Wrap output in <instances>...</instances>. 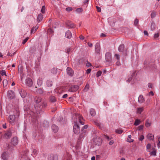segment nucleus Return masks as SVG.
<instances>
[{"instance_id": "nucleus-17", "label": "nucleus", "mask_w": 160, "mask_h": 160, "mask_svg": "<svg viewBox=\"0 0 160 160\" xmlns=\"http://www.w3.org/2000/svg\"><path fill=\"white\" fill-rule=\"evenodd\" d=\"M145 101L144 98H143V96L142 95H139L138 98V102L140 103H142L143 102Z\"/></svg>"}, {"instance_id": "nucleus-6", "label": "nucleus", "mask_w": 160, "mask_h": 160, "mask_svg": "<svg viewBox=\"0 0 160 160\" xmlns=\"http://www.w3.org/2000/svg\"><path fill=\"white\" fill-rule=\"evenodd\" d=\"M16 117L15 115H10L8 117V120L9 122L11 124H13L15 122Z\"/></svg>"}, {"instance_id": "nucleus-27", "label": "nucleus", "mask_w": 160, "mask_h": 160, "mask_svg": "<svg viewBox=\"0 0 160 160\" xmlns=\"http://www.w3.org/2000/svg\"><path fill=\"white\" fill-rule=\"evenodd\" d=\"M90 114L92 116H94L96 114V112L94 109L91 108L90 111Z\"/></svg>"}, {"instance_id": "nucleus-3", "label": "nucleus", "mask_w": 160, "mask_h": 160, "mask_svg": "<svg viewBox=\"0 0 160 160\" xmlns=\"http://www.w3.org/2000/svg\"><path fill=\"white\" fill-rule=\"evenodd\" d=\"M75 117L76 118V120L75 119H74L73 120V122L75 123H76L77 121L79 122L82 125H83L84 124V122L82 121L83 120V118L80 115L78 114H75Z\"/></svg>"}, {"instance_id": "nucleus-29", "label": "nucleus", "mask_w": 160, "mask_h": 160, "mask_svg": "<svg viewBox=\"0 0 160 160\" xmlns=\"http://www.w3.org/2000/svg\"><path fill=\"white\" fill-rule=\"evenodd\" d=\"M131 135H129L128 136L127 141L128 142L131 143L134 141V140L131 138Z\"/></svg>"}, {"instance_id": "nucleus-44", "label": "nucleus", "mask_w": 160, "mask_h": 160, "mask_svg": "<svg viewBox=\"0 0 160 160\" xmlns=\"http://www.w3.org/2000/svg\"><path fill=\"white\" fill-rule=\"evenodd\" d=\"M65 9L68 12H70L72 10V7H68L66 8Z\"/></svg>"}, {"instance_id": "nucleus-30", "label": "nucleus", "mask_w": 160, "mask_h": 160, "mask_svg": "<svg viewBox=\"0 0 160 160\" xmlns=\"http://www.w3.org/2000/svg\"><path fill=\"white\" fill-rule=\"evenodd\" d=\"M140 120L138 119H137L135 121L134 125L136 126H138L140 124Z\"/></svg>"}, {"instance_id": "nucleus-9", "label": "nucleus", "mask_w": 160, "mask_h": 160, "mask_svg": "<svg viewBox=\"0 0 160 160\" xmlns=\"http://www.w3.org/2000/svg\"><path fill=\"white\" fill-rule=\"evenodd\" d=\"M26 83L27 86L31 87L33 84V82L31 79L28 78L26 79Z\"/></svg>"}, {"instance_id": "nucleus-54", "label": "nucleus", "mask_w": 160, "mask_h": 160, "mask_svg": "<svg viewBox=\"0 0 160 160\" xmlns=\"http://www.w3.org/2000/svg\"><path fill=\"white\" fill-rule=\"evenodd\" d=\"M88 126L87 125H84L82 128V132L84 131L85 132V131L84 130V129H87L88 128Z\"/></svg>"}, {"instance_id": "nucleus-40", "label": "nucleus", "mask_w": 160, "mask_h": 160, "mask_svg": "<svg viewBox=\"0 0 160 160\" xmlns=\"http://www.w3.org/2000/svg\"><path fill=\"white\" fill-rule=\"evenodd\" d=\"M37 92L39 94H42L43 93V91L42 89L39 88L37 90Z\"/></svg>"}, {"instance_id": "nucleus-38", "label": "nucleus", "mask_w": 160, "mask_h": 160, "mask_svg": "<svg viewBox=\"0 0 160 160\" xmlns=\"http://www.w3.org/2000/svg\"><path fill=\"white\" fill-rule=\"evenodd\" d=\"M155 24L153 22H152L151 26V30L152 31H153L155 29Z\"/></svg>"}, {"instance_id": "nucleus-55", "label": "nucleus", "mask_w": 160, "mask_h": 160, "mask_svg": "<svg viewBox=\"0 0 160 160\" xmlns=\"http://www.w3.org/2000/svg\"><path fill=\"white\" fill-rule=\"evenodd\" d=\"M151 147V144L148 143L147 145V148L148 149H150Z\"/></svg>"}, {"instance_id": "nucleus-15", "label": "nucleus", "mask_w": 160, "mask_h": 160, "mask_svg": "<svg viewBox=\"0 0 160 160\" xmlns=\"http://www.w3.org/2000/svg\"><path fill=\"white\" fill-rule=\"evenodd\" d=\"M52 130L54 132H57L58 130V126L55 124H53L52 127Z\"/></svg>"}, {"instance_id": "nucleus-50", "label": "nucleus", "mask_w": 160, "mask_h": 160, "mask_svg": "<svg viewBox=\"0 0 160 160\" xmlns=\"http://www.w3.org/2000/svg\"><path fill=\"white\" fill-rule=\"evenodd\" d=\"M138 20L137 19H135L134 22V24L135 26H137L138 23Z\"/></svg>"}, {"instance_id": "nucleus-58", "label": "nucleus", "mask_w": 160, "mask_h": 160, "mask_svg": "<svg viewBox=\"0 0 160 160\" xmlns=\"http://www.w3.org/2000/svg\"><path fill=\"white\" fill-rule=\"evenodd\" d=\"M106 36V35L103 33H102L100 35V37L101 38L105 37Z\"/></svg>"}, {"instance_id": "nucleus-52", "label": "nucleus", "mask_w": 160, "mask_h": 160, "mask_svg": "<svg viewBox=\"0 0 160 160\" xmlns=\"http://www.w3.org/2000/svg\"><path fill=\"white\" fill-rule=\"evenodd\" d=\"M151 155L156 156V152L155 151H152L151 152Z\"/></svg>"}, {"instance_id": "nucleus-22", "label": "nucleus", "mask_w": 160, "mask_h": 160, "mask_svg": "<svg viewBox=\"0 0 160 160\" xmlns=\"http://www.w3.org/2000/svg\"><path fill=\"white\" fill-rule=\"evenodd\" d=\"M20 94L21 97L23 98H25L27 94L26 92L24 90L21 91L20 92Z\"/></svg>"}, {"instance_id": "nucleus-35", "label": "nucleus", "mask_w": 160, "mask_h": 160, "mask_svg": "<svg viewBox=\"0 0 160 160\" xmlns=\"http://www.w3.org/2000/svg\"><path fill=\"white\" fill-rule=\"evenodd\" d=\"M8 148L9 149L10 151H12L14 150V146H12L11 145H9L8 146Z\"/></svg>"}, {"instance_id": "nucleus-34", "label": "nucleus", "mask_w": 160, "mask_h": 160, "mask_svg": "<svg viewBox=\"0 0 160 160\" xmlns=\"http://www.w3.org/2000/svg\"><path fill=\"white\" fill-rule=\"evenodd\" d=\"M8 84V81L6 79H4L3 81V87H5L7 86Z\"/></svg>"}, {"instance_id": "nucleus-1", "label": "nucleus", "mask_w": 160, "mask_h": 160, "mask_svg": "<svg viewBox=\"0 0 160 160\" xmlns=\"http://www.w3.org/2000/svg\"><path fill=\"white\" fill-rule=\"evenodd\" d=\"M47 106V104L45 102H41L40 104H36L34 105V112L37 114H40L43 112Z\"/></svg>"}, {"instance_id": "nucleus-25", "label": "nucleus", "mask_w": 160, "mask_h": 160, "mask_svg": "<svg viewBox=\"0 0 160 160\" xmlns=\"http://www.w3.org/2000/svg\"><path fill=\"white\" fill-rule=\"evenodd\" d=\"M144 108L143 107L139 108H137V113L138 114H140L143 111Z\"/></svg>"}, {"instance_id": "nucleus-39", "label": "nucleus", "mask_w": 160, "mask_h": 160, "mask_svg": "<svg viewBox=\"0 0 160 160\" xmlns=\"http://www.w3.org/2000/svg\"><path fill=\"white\" fill-rule=\"evenodd\" d=\"M51 72L53 74H55L57 72V69L55 68H53L51 70Z\"/></svg>"}, {"instance_id": "nucleus-18", "label": "nucleus", "mask_w": 160, "mask_h": 160, "mask_svg": "<svg viewBox=\"0 0 160 160\" xmlns=\"http://www.w3.org/2000/svg\"><path fill=\"white\" fill-rule=\"evenodd\" d=\"M65 36L67 38H71L72 36V33L69 30H68L66 32Z\"/></svg>"}, {"instance_id": "nucleus-42", "label": "nucleus", "mask_w": 160, "mask_h": 160, "mask_svg": "<svg viewBox=\"0 0 160 160\" xmlns=\"http://www.w3.org/2000/svg\"><path fill=\"white\" fill-rule=\"evenodd\" d=\"M82 11H83L82 9V8H77V9L76 10V11L78 13L81 12H82Z\"/></svg>"}, {"instance_id": "nucleus-32", "label": "nucleus", "mask_w": 160, "mask_h": 160, "mask_svg": "<svg viewBox=\"0 0 160 160\" xmlns=\"http://www.w3.org/2000/svg\"><path fill=\"white\" fill-rule=\"evenodd\" d=\"M148 138L150 140H152L154 138V136L151 133H149L147 135Z\"/></svg>"}, {"instance_id": "nucleus-31", "label": "nucleus", "mask_w": 160, "mask_h": 160, "mask_svg": "<svg viewBox=\"0 0 160 160\" xmlns=\"http://www.w3.org/2000/svg\"><path fill=\"white\" fill-rule=\"evenodd\" d=\"M46 84L48 87H51L52 85V82L50 80H47Z\"/></svg>"}, {"instance_id": "nucleus-8", "label": "nucleus", "mask_w": 160, "mask_h": 160, "mask_svg": "<svg viewBox=\"0 0 160 160\" xmlns=\"http://www.w3.org/2000/svg\"><path fill=\"white\" fill-rule=\"evenodd\" d=\"M27 153L26 152L24 154H21L20 158H19L18 160H30L27 157Z\"/></svg>"}, {"instance_id": "nucleus-49", "label": "nucleus", "mask_w": 160, "mask_h": 160, "mask_svg": "<svg viewBox=\"0 0 160 160\" xmlns=\"http://www.w3.org/2000/svg\"><path fill=\"white\" fill-rule=\"evenodd\" d=\"M1 74L2 75L6 76V73L5 70H2L0 72Z\"/></svg>"}, {"instance_id": "nucleus-48", "label": "nucleus", "mask_w": 160, "mask_h": 160, "mask_svg": "<svg viewBox=\"0 0 160 160\" xmlns=\"http://www.w3.org/2000/svg\"><path fill=\"white\" fill-rule=\"evenodd\" d=\"M151 125V123L149 122L147 120L146 121L145 126L146 127H148Z\"/></svg>"}, {"instance_id": "nucleus-43", "label": "nucleus", "mask_w": 160, "mask_h": 160, "mask_svg": "<svg viewBox=\"0 0 160 160\" xmlns=\"http://www.w3.org/2000/svg\"><path fill=\"white\" fill-rule=\"evenodd\" d=\"M45 7L44 6H43L42 7L41 10V12L42 13H44L45 12Z\"/></svg>"}, {"instance_id": "nucleus-24", "label": "nucleus", "mask_w": 160, "mask_h": 160, "mask_svg": "<svg viewBox=\"0 0 160 160\" xmlns=\"http://www.w3.org/2000/svg\"><path fill=\"white\" fill-rule=\"evenodd\" d=\"M39 26V25H37L34 27H33L31 30V33H34L36 32V31L38 29Z\"/></svg>"}, {"instance_id": "nucleus-4", "label": "nucleus", "mask_w": 160, "mask_h": 160, "mask_svg": "<svg viewBox=\"0 0 160 160\" xmlns=\"http://www.w3.org/2000/svg\"><path fill=\"white\" fill-rule=\"evenodd\" d=\"M94 123L95 125L101 130L104 131L106 130V128L105 127V125L102 123H100L98 121H94Z\"/></svg>"}, {"instance_id": "nucleus-12", "label": "nucleus", "mask_w": 160, "mask_h": 160, "mask_svg": "<svg viewBox=\"0 0 160 160\" xmlns=\"http://www.w3.org/2000/svg\"><path fill=\"white\" fill-rule=\"evenodd\" d=\"M8 96L10 98L12 99L14 97V93L12 90L9 91L8 92Z\"/></svg>"}, {"instance_id": "nucleus-64", "label": "nucleus", "mask_w": 160, "mask_h": 160, "mask_svg": "<svg viewBox=\"0 0 160 160\" xmlns=\"http://www.w3.org/2000/svg\"><path fill=\"white\" fill-rule=\"evenodd\" d=\"M86 65L87 67H90L91 66V64L90 63L88 62L86 64Z\"/></svg>"}, {"instance_id": "nucleus-36", "label": "nucleus", "mask_w": 160, "mask_h": 160, "mask_svg": "<svg viewBox=\"0 0 160 160\" xmlns=\"http://www.w3.org/2000/svg\"><path fill=\"white\" fill-rule=\"evenodd\" d=\"M123 132V130L121 129H116L115 131V132H116V133H118L119 134H121Z\"/></svg>"}, {"instance_id": "nucleus-37", "label": "nucleus", "mask_w": 160, "mask_h": 160, "mask_svg": "<svg viewBox=\"0 0 160 160\" xmlns=\"http://www.w3.org/2000/svg\"><path fill=\"white\" fill-rule=\"evenodd\" d=\"M156 14V12L154 11H152L151 14V17L153 18L155 17Z\"/></svg>"}, {"instance_id": "nucleus-21", "label": "nucleus", "mask_w": 160, "mask_h": 160, "mask_svg": "<svg viewBox=\"0 0 160 160\" xmlns=\"http://www.w3.org/2000/svg\"><path fill=\"white\" fill-rule=\"evenodd\" d=\"M1 158L3 160H8V155L6 153H3L2 154Z\"/></svg>"}, {"instance_id": "nucleus-45", "label": "nucleus", "mask_w": 160, "mask_h": 160, "mask_svg": "<svg viewBox=\"0 0 160 160\" xmlns=\"http://www.w3.org/2000/svg\"><path fill=\"white\" fill-rule=\"evenodd\" d=\"M114 57L115 58H116L117 59V60H120V56L119 55L117 54H116L114 55Z\"/></svg>"}, {"instance_id": "nucleus-57", "label": "nucleus", "mask_w": 160, "mask_h": 160, "mask_svg": "<svg viewBox=\"0 0 160 160\" xmlns=\"http://www.w3.org/2000/svg\"><path fill=\"white\" fill-rule=\"evenodd\" d=\"M144 139V137L143 135H142L141 136H140L139 138V140H140V141H142L143 139Z\"/></svg>"}, {"instance_id": "nucleus-61", "label": "nucleus", "mask_w": 160, "mask_h": 160, "mask_svg": "<svg viewBox=\"0 0 160 160\" xmlns=\"http://www.w3.org/2000/svg\"><path fill=\"white\" fill-rule=\"evenodd\" d=\"M119 61L120 60H119V61L117 60V62H116V64L117 66H119L121 65V64H120Z\"/></svg>"}, {"instance_id": "nucleus-2", "label": "nucleus", "mask_w": 160, "mask_h": 160, "mask_svg": "<svg viewBox=\"0 0 160 160\" xmlns=\"http://www.w3.org/2000/svg\"><path fill=\"white\" fill-rule=\"evenodd\" d=\"M12 131L11 129H9L7 130L5 132L4 134L2 136V137L5 139H9L12 135Z\"/></svg>"}, {"instance_id": "nucleus-11", "label": "nucleus", "mask_w": 160, "mask_h": 160, "mask_svg": "<svg viewBox=\"0 0 160 160\" xmlns=\"http://www.w3.org/2000/svg\"><path fill=\"white\" fill-rule=\"evenodd\" d=\"M66 25L69 28H75V25L71 21H68L66 23Z\"/></svg>"}, {"instance_id": "nucleus-56", "label": "nucleus", "mask_w": 160, "mask_h": 160, "mask_svg": "<svg viewBox=\"0 0 160 160\" xmlns=\"http://www.w3.org/2000/svg\"><path fill=\"white\" fill-rule=\"evenodd\" d=\"M104 138L107 139L108 141H109V136H108L107 135H104Z\"/></svg>"}, {"instance_id": "nucleus-26", "label": "nucleus", "mask_w": 160, "mask_h": 160, "mask_svg": "<svg viewBox=\"0 0 160 160\" xmlns=\"http://www.w3.org/2000/svg\"><path fill=\"white\" fill-rule=\"evenodd\" d=\"M124 45L123 44L120 45L118 48V50L119 52H122L124 50Z\"/></svg>"}, {"instance_id": "nucleus-51", "label": "nucleus", "mask_w": 160, "mask_h": 160, "mask_svg": "<svg viewBox=\"0 0 160 160\" xmlns=\"http://www.w3.org/2000/svg\"><path fill=\"white\" fill-rule=\"evenodd\" d=\"M29 38L28 37H27L25 39L23 40L22 42V43L23 44H24L28 40Z\"/></svg>"}, {"instance_id": "nucleus-47", "label": "nucleus", "mask_w": 160, "mask_h": 160, "mask_svg": "<svg viewBox=\"0 0 160 160\" xmlns=\"http://www.w3.org/2000/svg\"><path fill=\"white\" fill-rule=\"evenodd\" d=\"M102 73V72L101 71H98L97 72L96 74V76L97 77H98L100 76L101 74Z\"/></svg>"}, {"instance_id": "nucleus-10", "label": "nucleus", "mask_w": 160, "mask_h": 160, "mask_svg": "<svg viewBox=\"0 0 160 160\" xmlns=\"http://www.w3.org/2000/svg\"><path fill=\"white\" fill-rule=\"evenodd\" d=\"M78 88V85L72 86L69 89V91L71 92H75L77 91Z\"/></svg>"}, {"instance_id": "nucleus-20", "label": "nucleus", "mask_w": 160, "mask_h": 160, "mask_svg": "<svg viewBox=\"0 0 160 160\" xmlns=\"http://www.w3.org/2000/svg\"><path fill=\"white\" fill-rule=\"evenodd\" d=\"M85 135H86L85 132L84 131L82 132L81 133V134L78 138V140L79 141H80L81 140H82V139L85 136Z\"/></svg>"}, {"instance_id": "nucleus-13", "label": "nucleus", "mask_w": 160, "mask_h": 160, "mask_svg": "<svg viewBox=\"0 0 160 160\" xmlns=\"http://www.w3.org/2000/svg\"><path fill=\"white\" fill-rule=\"evenodd\" d=\"M95 51L98 54H100V47L98 43H97L96 44L95 48Z\"/></svg>"}, {"instance_id": "nucleus-23", "label": "nucleus", "mask_w": 160, "mask_h": 160, "mask_svg": "<svg viewBox=\"0 0 160 160\" xmlns=\"http://www.w3.org/2000/svg\"><path fill=\"white\" fill-rule=\"evenodd\" d=\"M105 59L107 61L109 62L110 60V53L107 52L105 54Z\"/></svg>"}, {"instance_id": "nucleus-41", "label": "nucleus", "mask_w": 160, "mask_h": 160, "mask_svg": "<svg viewBox=\"0 0 160 160\" xmlns=\"http://www.w3.org/2000/svg\"><path fill=\"white\" fill-rule=\"evenodd\" d=\"M117 146V143H114V144H112V145H111V149H114L116 148V146Z\"/></svg>"}, {"instance_id": "nucleus-60", "label": "nucleus", "mask_w": 160, "mask_h": 160, "mask_svg": "<svg viewBox=\"0 0 160 160\" xmlns=\"http://www.w3.org/2000/svg\"><path fill=\"white\" fill-rule=\"evenodd\" d=\"M48 32H50L51 34L53 33V31L52 29L50 28L48 29Z\"/></svg>"}, {"instance_id": "nucleus-7", "label": "nucleus", "mask_w": 160, "mask_h": 160, "mask_svg": "<svg viewBox=\"0 0 160 160\" xmlns=\"http://www.w3.org/2000/svg\"><path fill=\"white\" fill-rule=\"evenodd\" d=\"M73 130L75 134H78L80 131V128L78 125L76 124H75L73 126Z\"/></svg>"}, {"instance_id": "nucleus-19", "label": "nucleus", "mask_w": 160, "mask_h": 160, "mask_svg": "<svg viewBox=\"0 0 160 160\" xmlns=\"http://www.w3.org/2000/svg\"><path fill=\"white\" fill-rule=\"evenodd\" d=\"M43 18V16L42 14L40 13L39 14L37 18V21L38 22H40Z\"/></svg>"}, {"instance_id": "nucleus-46", "label": "nucleus", "mask_w": 160, "mask_h": 160, "mask_svg": "<svg viewBox=\"0 0 160 160\" xmlns=\"http://www.w3.org/2000/svg\"><path fill=\"white\" fill-rule=\"evenodd\" d=\"M50 100L52 102H54L56 101V98L54 96H52L50 97Z\"/></svg>"}, {"instance_id": "nucleus-16", "label": "nucleus", "mask_w": 160, "mask_h": 160, "mask_svg": "<svg viewBox=\"0 0 160 160\" xmlns=\"http://www.w3.org/2000/svg\"><path fill=\"white\" fill-rule=\"evenodd\" d=\"M34 101L37 104H38L40 102L41 103V98L40 97L36 96L34 98Z\"/></svg>"}, {"instance_id": "nucleus-53", "label": "nucleus", "mask_w": 160, "mask_h": 160, "mask_svg": "<svg viewBox=\"0 0 160 160\" xmlns=\"http://www.w3.org/2000/svg\"><path fill=\"white\" fill-rule=\"evenodd\" d=\"M143 128V125H141L138 127V129L139 130H142Z\"/></svg>"}, {"instance_id": "nucleus-5", "label": "nucleus", "mask_w": 160, "mask_h": 160, "mask_svg": "<svg viewBox=\"0 0 160 160\" xmlns=\"http://www.w3.org/2000/svg\"><path fill=\"white\" fill-rule=\"evenodd\" d=\"M11 143L13 146L17 145L18 143V138L16 137H13L11 140Z\"/></svg>"}, {"instance_id": "nucleus-28", "label": "nucleus", "mask_w": 160, "mask_h": 160, "mask_svg": "<svg viewBox=\"0 0 160 160\" xmlns=\"http://www.w3.org/2000/svg\"><path fill=\"white\" fill-rule=\"evenodd\" d=\"M42 78H39L37 80V84L38 86H40L42 84Z\"/></svg>"}, {"instance_id": "nucleus-59", "label": "nucleus", "mask_w": 160, "mask_h": 160, "mask_svg": "<svg viewBox=\"0 0 160 160\" xmlns=\"http://www.w3.org/2000/svg\"><path fill=\"white\" fill-rule=\"evenodd\" d=\"M158 37H159V34H158V33L155 34L154 35V38H157Z\"/></svg>"}, {"instance_id": "nucleus-14", "label": "nucleus", "mask_w": 160, "mask_h": 160, "mask_svg": "<svg viewBox=\"0 0 160 160\" xmlns=\"http://www.w3.org/2000/svg\"><path fill=\"white\" fill-rule=\"evenodd\" d=\"M67 72L68 75L71 76H72L73 74V71L71 68L69 67L67 68Z\"/></svg>"}, {"instance_id": "nucleus-63", "label": "nucleus", "mask_w": 160, "mask_h": 160, "mask_svg": "<svg viewBox=\"0 0 160 160\" xmlns=\"http://www.w3.org/2000/svg\"><path fill=\"white\" fill-rule=\"evenodd\" d=\"M66 160H72L71 156L70 155H68V158Z\"/></svg>"}, {"instance_id": "nucleus-62", "label": "nucleus", "mask_w": 160, "mask_h": 160, "mask_svg": "<svg viewBox=\"0 0 160 160\" xmlns=\"http://www.w3.org/2000/svg\"><path fill=\"white\" fill-rule=\"evenodd\" d=\"M96 8L97 9V11L98 12H100L101 11V9L100 7L98 6H96Z\"/></svg>"}, {"instance_id": "nucleus-33", "label": "nucleus", "mask_w": 160, "mask_h": 160, "mask_svg": "<svg viewBox=\"0 0 160 160\" xmlns=\"http://www.w3.org/2000/svg\"><path fill=\"white\" fill-rule=\"evenodd\" d=\"M96 142L97 141L98 143H97L96 142V144L98 145H100L102 143V140L100 138H97L95 140Z\"/></svg>"}]
</instances>
